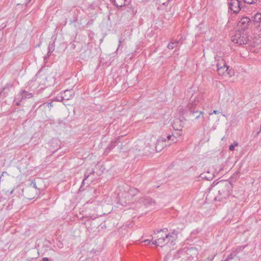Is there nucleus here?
I'll list each match as a JSON object with an SVG mask.
<instances>
[{"label": "nucleus", "mask_w": 261, "mask_h": 261, "mask_svg": "<svg viewBox=\"0 0 261 261\" xmlns=\"http://www.w3.org/2000/svg\"><path fill=\"white\" fill-rule=\"evenodd\" d=\"M217 185L218 188V194L214 199L216 201H224V200L231 195L232 185L230 182L225 180L219 181Z\"/></svg>", "instance_id": "nucleus-1"}, {"label": "nucleus", "mask_w": 261, "mask_h": 261, "mask_svg": "<svg viewBox=\"0 0 261 261\" xmlns=\"http://www.w3.org/2000/svg\"><path fill=\"white\" fill-rule=\"evenodd\" d=\"M232 41L234 43H237L240 45L249 44L253 47L256 45L254 42H252L249 40L248 33L245 31H236L234 35L232 37Z\"/></svg>", "instance_id": "nucleus-2"}, {"label": "nucleus", "mask_w": 261, "mask_h": 261, "mask_svg": "<svg viewBox=\"0 0 261 261\" xmlns=\"http://www.w3.org/2000/svg\"><path fill=\"white\" fill-rule=\"evenodd\" d=\"M176 237L177 234L173 232L171 234L165 233V234H161V237H160V235L156 236L155 238V240L152 241V243L162 247L167 245L170 241L172 244Z\"/></svg>", "instance_id": "nucleus-3"}, {"label": "nucleus", "mask_w": 261, "mask_h": 261, "mask_svg": "<svg viewBox=\"0 0 261 261\" xmlns=\"http://www.w3.org/2000/svg\"><path fill=\"white\" fill-rule=\"evenodd\" d=\"M188 92L191 95V96L186 108L185 109H184L182 107L179 109V111L180 112L183 110H190V108L191 109H198L197 106L200 103L202 100V96L201 94L194 96V90H193L192 88H190L188 89Z\"/></svg>", "instance_id": "nucleus-4"}, {"label": "nucleus", "mask_w": 261, "mask_h": 261, "mask_svg": "<svg viewBox=\"0 0 261 261\" xmlns=\"http://www.w3.org/2000/svg\"><path fill=\"white\" fill-rule=\"evenodd\" d=\"M228 9L232 13L238 14L244 6L243 3L240 0H227Z\"/></svg>", "instance_id": "nucleus-5"}, {"label": "nucleus", "mask_w": 261, "mask_h": 261, "mask_svg": "<svg viewBox=\"0 0 261 261\" xmlns=\"http://www.w3.org/2000/svg\"><path fill=\"white\" fill-rule=\"evenodd\" d=\"M182 111L184 112L183 114H187L189 118L192 121L200 118L202 121L203 120V113L202 111H199L198 109H191L190 108V110H183Z\"/></svg>", "instance_id": "nucleus-6"}, {"label": "nucleus", "mask_w": 261, "mask_h": 261, "mask_svg": "<svg viewBox=\"0 0 261 261\" xmlns=\"http://www.w3.org/2000/svg\"><path fill=\"white\" fill-rule=\"evenodd\" d=\"M14 88L13 83H7L0 91V102L5 97L9 96L12 90Z\"/></svg>", "instance_id": "nucleus-7"}, {"label": "nucleus", "mask_w": 261, "mask_h": 261, "mask_svg": "<svg viewBox=\"0 0 261 261\" xmlns=\"http://www.w3.org/2000/svg\"><path fill=\"white\" fill-rule=\"evenodd\" d=\"M252 22L249 17H242L238 23V27L239 28L238 30L245 31L247 32L248 26Z\"/></svg>", "instance_id": "nucleus-8"}, {"label": "nucleus", "mask_w": 261, "mask_h": 261, "mask_svg": "<svg viewBox=\"0 0 261 261\" xmlns=\"http://www.w3.org/2000/svg\"><path fill=\"white\" fill-rule=\"evenodd\" d=\"M48 149L52 153H55L56 151H57L60 147V142L57 139H52L48 144Z\"/></svg>", "instance_id": "nucleus-9"}, {"label": "nucleus", "mask_w": 261, "mask_h": 261, "mask_svg": "<svg viewBox=\"0 0 261 261\" xmlns=\"http://www.w3.org/2000/svg\"><path fill=\"white\" fill-rule=\"evenodd\" d=\"M166 139L165 137H161L158 139L155 143V148L156 152H160L167 146Z\"/></svg>", "instance_id": "nucleus-10"}, {"label": "nucleus", "mask_w": 261, "mask_h": 261, "mask_svg": "<svg viewBox=\"0 0 261 261\" xmlns=\"http://www.w3.org/2000/svg\"><path fill=\"white\" fill-rule=\"evenodd\" d=\"M182 249L185 250L190 260H193L198 254V250L195 247L184 248Z\"/></svg>", "instance_id": "nucleus-11"}, {"label": "nucleus", "mask_w": 261, "mask_h": 261, "mask_svg": "<svg viewBox=\"0 0 261 261\" xmlns=\"http://www.w3.org/2000/svg\"><path fill=\"white\" fill-rule=\"evenodd\" d=\"M120 142V137H118L115 139L112 140L108 145V146L105 149V153H109L112 149H113Z\"/></svg>", "instance_id": "nucleus-12"}, {"label": "nucleus", "mask_w": 261, "mask_h": 261, "mask_svg": "<svg viewBox=\"0 0 261 261\" xmlns=\"http://www.w3.org/2000/svg\"><path fill=\"white\" fill-rule=\"evenodd\" d=\"M33 189L26 188L22 191L23 195L29 199H33L37 195V191H33Z\"/></svg>", "instance_id": "nucleus-13"}, {"label": "nucleus", "mask_w": 261, "mask_h": 261, "mask_svg": "<svg viewBox=\"0 0 261 261\" xmlns=\"http://www.w3.org/2000/svg\"><path fill=\"white\" fill-rule=\"evenodd\" d=\"M139 202L140 203H143L146 206L153 205L155 204V200L148 197H142L140 198Z\"/></svg>", "instance_id": "nucleus-14"}, {"label": "nucleus", "mask_w": 261, "mask_h": 261, "mask_svg": "<svg viewBox=\"0 0 261 261\" xmlns=\"http://www.w3.org/2000/svg\"><path fill=\"white\" fill-rule=\"evenodd\" d=\"M62 98L65 100L71 99L74 95V92L72 89L66 90L64 92H61Z\"/></svg>", "instance_id": "nucleus-15"}, {"label": "nucleus", "mask_w": 261, "mask_h": 261, "mask_svg": "<svg viewBox=\"0 0 261 261\" xmlns=\"http://www.w3.org/2000/svg\"><path fill=\"white\" fill-rule=\"evenodd\" d=\"M17 99H20L21 100L25 99L27 98H30L32 97L33 94L31 93L28 92L25 90H22L18 95Z\"/></svg>", "instance_id": "nucleus-16"}, {"label": "nucleus", "mask_w": 261, "mask_h": 261, "mask_svg": "<svg viewBox=\"0 0 261 261\" xmlns=\"http://www.w3.org/2000/svg\"><path fill=\"white\" fill-rule=\"evenodd\" d=\"M125 189L128 195L132 197L136 196L139 193V190L134 187L126 188Z\"/></svg>", "instance_id": "nucleus-17"}, {"label": "nucleus", "mask_w": 261, "mask_h": 261, "mask_svg": "<svg viewBox=\"0 0 261 261\" xmlns=\"http://www.w3.org/2000/svg\"><path fill=\"white\" fill-rule=\"evenodd\" d=\"M253 22L257 26H261V13H257L253 17Z\"/></svg>", "instance_id": "nucleus-18"}, {"label": "nucleus", "mask_w": 261, "mask_h": 261, "mask_svg": "<svg viewBox=\"0 0 261 261\" xmlns=\"http://www.w3.org/2000/svg\"><path fill=\"white\" fill-rule=\"evenodd\" d=\"M218 73L221 76L226 75V71L228 70V66H223V67H219L217 68Z\"/></svg>", "instance_id": "nucleus-19"}, {"label": "nucleus", "mask_w": 261, "mask_h": 261, "mask_svg": "<svg viewBox=\"0 0 261 261\" xmlns=\"http://www.w3.org/2000/svg\"><path fill=\"white\" fill-rule=\"evenodd\" d=\"M54 44V43H53L51 44H49L48 47V50L46 56H45L44 57V59H47L50 56L51 53L54 50L55 45Z\"/></svg>", "instance_id": "nucleus-20"}, {"label": "nucleus", "mask_w": 261, "mask_h": 261, "mask_svg": "<svg viewBox=\"0 0 261 261\" xmlns=\"http://www.w3.org/2000/svg\"><path fill=\"white\" fill-rule=\"evenodd\" d=\"M182 253L180 255V261H186L187 260H190V258H189V257H188V255H187L186 252L185 251V250L182 249Z\"/></svg>", "instance_id": "nucleus-21"}, {"label": "nucleus", "mask_w": 261, "mask_h": 261, "mask_svg": "<svg viewBox=\"0 0 261 261\" xmlns=\"http://www.w3.org/2000/svg\"><path fill=\"white\" fill-rule=\"evenodd\" d=\"M179 41H174V42H170L168 44V46H167V47L168 49H173L176 46L177 44L178 43Z\"/></svg>", "instance_id": "nucleus-22"}, {"label": "nucleus", "mask_w": 261, "mask_h": 261, "mask_svg": "<svg viewBox=\"0 0 261 261\" xmlns=\"http://www.w3.org/2000/svg\"><path fill=\"white\" fill-rule=\"evenodd\" d=\"M168 231L167 228L161 229L160 230H157L156 231H154V233L156 235H160V237H161V234H165L164 232L166 233Z\"/></svg>", "instance_id": "nucleus-23"}, {"label": "nucleus", "mask_w": 261, "mask_h": 261, "mask_svg": "<svg viewBox=\"0 0 261 261\" xmlns=\"http://www.w3.org/2000/svg\"><path fill=\"white\" fill-rule=\"evenodd\" d=\"M182 248L178 250L177 252L175 253V254L173 255L174 259H179L181 258L180 255L182 253Z\"/></svg>", "instance_id": "nucleus-24"}, {"label": "nucleus", "mask_w": 261, "mask_h": 261, "mask_svg": "<svg viewBox=\"0 0 261 261\" xmlns=\"http://www.w3.org/2000/svg\"><path fill=\"white\" fill-rule=\"evenodd\" d=\"M76 11V10H75V11L72 12V13L73 14V19L70 20V23H72L76 22L78 19L77 14L75 12Z\"/></svg>", "instance_id": "nucleus-25"}, {"label": "nucleus", "mask_w": 261, "mask_h": 261, "mask_svg": "<svg viewBox=\"0 0 261 261\" xmlns=\"http://www.w3.org/2000/svg\"><path fill=\"white\" fill-rule=\"evenodd\" d=\"M28 188L33 189V191H34L35 192L37 191V189H38L35 180H33L31 182V183L30 184V186Z\"/></svg>", "instance_id": "nucleus-26"}, {"label": "nucleus", "mask_w": 261, "mask_h": 261, "mask_svg": "<svg viewBox=\"0 0 261 261\" xmlns=\"http://www.w3.org/2000/svg\"><path fill=\"white\" fill-rule=\"evenodd\" d=\"M200 176L201 178L205 179L207 180H210L212 179V178L213 177V176L212 175H208V176H207L205 173H201L200 175Z\"/></svg>", "instance_id": "nucleus-27"}, {"label": "nucleus", "mask_w": 261, "mask_h": 261, "mask_svg": "<svg viewBox=\"0 0 261 261\" xmlns=\"http://www.w3.org/2000/svg\"><path fill=\"white\" fill-rule=\"evenodd\" d=\"M243 3V4H247L249 5L255 4L257 3V0H242Z\"/></svg>", "instance_id": "nucleus-28"}, {"label": "nucleus", "mask_w": 261, "mask_h": 261, "mask_svg": "<svg viewBox=\"0 0 261 261\" xmlns=\"http://www.w3.org/2000/svg\"><path fill=\"white\" fill-rule=\"evenodd\" d=\"M226 75H228L230 77L234 75L233 71L231 69H229V66H228V70L226 71Z\"/></svg>", "instance_id": "nucleus-29"}, {"label": "nucleus", "mask_w": 261, "mask_h": 261, "mask_svg": "<svg viewBox=\"0 0 261 261\" xmlns=\"http://www.w3.org/2000/svg\"><path fill=\"white\" fill-rule=\"evenodd\" d=\"M177 142V136L175 134H173V137H172L171 142L169 143L168 145H170L171 143H175Z\"/></svg>", "instance_id": "nucleus-30"}, {"label": "nucleus", "mask_w": 261, "mask_h": 261, "mask_svg": "<svg viewBox=\"0 0 261 261\" xmlns=\"http://www.w3.org/2000/svg\"><path fill=\"white\" fill-rule=\"evenodd\" d=\"M223 66H226V63L223 60L218 62L217 64V68L219 67H223Z\"/></svg>", "instance_id": "nucleus-31"}, {"label": "nucleus", "mask_w": 261, "mask_h": 261, "mask_svg": "<svg viewBox=\"0 0 261 261\" xmlns=\"http://www.w3.org/2000/svg\"><path fill=\"white\" fill-rule=\"evenodd\" d=\"M238 145V143H237V142H234V143L233 144H231V145H229V149L230 151H233L234 149V147L237 146Z\"/></svg>", "instance_id": "nucleus-32"}, {"label": "nucleus", "mask_w": 261, "mask_h": 261, "mask_svg": "<svg viewBox=\"0 0 261 261\" xmlns=\"http://www.w3.org/2000/svg\"><path fill=\"white\" fill-rule=\"evenodd\" d=\"M126 1V0H124V2H123V3H121L120 4V5H118L116 3V1L115 0V2H114V5L115 6H116V7H122V6H125V5H126V3H125Z\"/></svg>", "instance_id": "nucleus-33"}, {"label": "nucleus", "mask_w": 261, "mask_h": 261, "mask_svg": "<svg viewBox=\"0 0 261 261\" xmlns=\"http://www.w3.org/2000/svg\"><path fill=\"white\" fill-rule=\"evenodd\" d=\"M173 134H175V136H177V138L180 136L181 135V129H177L175 130L174 133H173Z\"/></svg>", "instance_id": "nucleus-34"}, {"label": "nucleus", "mask_w": 261, "mask_h": 261, "mask_svg": "<svg viewBox=\"0 0 261 261\" xmlns=\"http://www.w3.org/2000/svg\"><path fill=\"white\" fill-rule=\"evenodd\" d=\"M214 255H211L207 257L204 261H213L214 258Z\"/></svg>", "instance_id": "nucleus-35"}, {"label": "nucleus", "mask_w": 261, "mask_h": 261, "mask_svg": "<svg viewBox=\"0 0 261 261\" xmlns=\"http://www.w3.org/2000/svg\"><path fill=\"white\" fill-rule=\"evenodd\" d=\"M7 202V199L2 197V201H1V203L0 204H2V206L4 207L5 206Z\"/></svg>", "instance_id": "nucleus-36"}, {"label": "nucleus", "mask_w": 261, "mask_h": 261, "mask_svg": "<svg viewBox=\"0 0 261 261\" xmlns=\"http://www.w3.org/2000/svg\"><path fill=\"white\" fill-rule=\"evenodd\" d=\"M234 256H235V254H234L233 253H230L227 257V259H229V260L233 258Z\"/></svg>", "instance_id": "nucleus-37"}, {"label": "nucleus", "mask_w": 261, "mask_h": 261, "mask_svg": "<svg viewBox=\"0 0 261 261\" xmlns=\"http://www.w3.org/2000/svg\"><path fill=\"white\" fill-rule=\"evenodd\" d=\"M172 137H173V133L172 134V135H168L167 137H166V140H168V141H171V139H172Z\"/></svg>", "instance_id": "nucleus-38"}, {"label": "nucleus", "mask_w": 261, "mask_h": 261, "mask_svg": "<svg viewBox=\"0 0 261 261\" xmlns=\"http://www.w3.org/2000/svg\"><path fill=\"white\" fill-rule=\"evenodd\" d=\"M56 99H57V100L58 101L63 102L65 100V99H63L62 98V95L60 96L57 97Z\"/></svg>", "instance_id": "nucleus-39"}, {"label": "nucleus", "mask_w": 261, "mask_h": 261, "mask_svg": "<svg viewBox=\"0 0 261 261\" xmlns=\"http://www.w3.org/2000/svg\"><path fill=\"white\" fill-rule=\"evenodd\" d=\"M220 113V112H219V111L218 110H214L213 112L212 113H210L209 114L210 115H212L213 114H219Z\"/></svg>", "instance_id": "nucleus-40"}, {"label": "nucleus", "mask_w": 261, "mask_h": 261, "mask_svg": "<svg viewBox=\"0 0 261 261\" xmlns=\"http://www.w3.org/2000/svg\"><path fill=\"white\" fill-rule=\"evenodd\" d=\"M90 176V174H88L87 173H86L85 174V177H84V180H86L88 177L89 176Z\"/></svg>", "instance_id": "nucleus-41"}, {"label": "nucleus", "mask_w": 261, "mask_h": 261, "mask_svg": "<svg viewBox=\"0 0 261 261\" xmlns=\"http://www.w3.org/2000/svg\"><path fill=\"white\" fill-rule=\"evenodd\" d=\"M19 99V101H16V103H15V104H16V105H17V106H20V102H21V101L22 100H21L20 99Z\"/></svg>", "instance_id": "nucleus-42"}, {"label": "nucleus", "mask_w": 261, "mask_h": 261, "mask_svg": "<svg viewBox=\"0 0 261 261\" xmlns=\"http://www.w3.org/2000/svg\"><path fill=\"white\" fill-rule=\"evenodd\" d=\"M49 259L48 258H47V257H43L41 261H49Z\"/></svg>", "instance_id": "nucleus-43"}, {"label": "nucleus", "mask_w": 261, "mask_h": 261, "mask_svg": "<svg viewBox=\"0 0 261 261\" xmlns=\"http://www.w3.org/2000/svg\"><path fill=\"white\" fill-rule=\"evenodd\" d=\"M70 45L72 49H74L75 48V45H74V43H71Z\"/></svg>", "instance_id": "nucleus-44"}, {"label": "nucleus", "mask_w": 261, "mask_h": 261, "mask_svg": "<svg viewBox=\"0 0 261 261\" xmlns=\"http://www.w3.org/2000/svg\"><path fill=\"white\" fill-rule=\"evenodd\" d=\"M162 5L164 6H167L168 5V2H165L162 4Z\"/></svg>", "instance_id": "nucleus-45"}, {"label": "nucleus", "mask_w": 261, "mask_h": 261, "mask_svg": "<svg viewBox=\"0 0 261 261\" xmlns=\"http://www.w3.org/2000/svg\"><path fill=\"white\" fill-rule=\"evenodd\" d=\"M48 107H53L52 102H49L47 103Z\"/></svg>", "instance_id": "nucleus-46"}, {"label": "nucleus", "mask_w": 261, "mask_h": 261, "mask_svg": "<svg viewBox=\"0 0 261 261\" xmlns=\"http://www.w3.org/2000/svg\"><path fill=\"white\" fill-rule=\"evenodd\" d=\"M85 180H84V179L83 180V181H82V186H83V185H84V184H85ZM82 188V187H81V188Z\"/></svg>", "instance_id": "nucleus-47"}, {"label": "nucleus", "mask_w": 261, "mask_h": 261, "mask_svg": "<svg viewBox=\"0 0 261 261\" xmlns=\"http://www.w3.org/2000/svg\"><path fill=\"white\" fill-rule=\"evenodd\" d=\"M144 242L150 243V241L149 240H146L144 241Z\"/></svg>", "instance_id": "nucleus-48"}, {"label": "nucleus", "mask_w": 261, "mask_h": 261, "mask_svg": "<svg viewBox=\"0 0 261 261\" xmlns=\"http://www.w3.org/2000/svg\"><path fill=\"white\" fill-rule=\"evenodd\" d=\"M119 44L118 47H119L120 46L121 44V39L119 40Z\"/></svg>", "instance_id": "nucleus-49"}, {"label": "nucleus", "mask_w": 261, "mask_h": 261, "mask_svg": "<svg viewBox=\"0 0 261 261\" xmlns=\"http://www.w3.org/2000/svg\"><path fill=\"white\" fill-rule=\"evenodd\" d=\"M31 1V0H29L28 1H27V2H26L25 4V5H27Z\"/></svg>", "instance_id": "nucleus-50"}, {"label": "nucleus", "mask_w": 261, "mask_h": 261, "mask_svg": "<svg viewBox=\"0 0 261 261\" xmlns=\"http://www.w3.org/2000/svg\"><path fill=\"white\" fill-rule=\"evenodd\" d=\"M5 174H7V172H3V173H2V175H5Z\"/></svg>", "instance_id": "nucleus-51"}, {"label": "nucleus", "mask_w": 261, "mask_h": 261, "mask_svg": "<svg viewBox=\"0 0 261 261\" xmlns=\"http://www.w3.org/2000/svg\"><path fill=\"white\" fill-rule=\"evenodd\" d=\"M5 174H7V172H3V173H2V175H5Z\"/></svg>", "instance_id": "nucleus-52"}, {"label": "nucleus", "mask_w": 261, "mask_h": 261, "mask_svg": "<svg viewBox=\"0 0 261 261\" xmlns=\"http://www.w3.org/2000/svg\"><path fill=\"white\" fill-rule=\"evenodd\" d=\"M169 254H171V253H170V252H169V254H168L167 255H166V259H167V258H168V256H169Z\"/></svg>", "instance_id": "nucleus-53"}, {"label": "nucleus", "mask_w": 261, "mask_h": 261, "mask_svg": "<svg viewBox=\"0 0 261 261\" xmlns=\"http://www.w3.org/2000/svg\"><path fill=\"white\" fill-rule=\"evenodd\" d=\"M229 259H227V257H226L223 261H228Z\"/></svg>", "instance_id": "nucleus-54"}, {"label": "nucleus", "mask_w": 261, "mask_h": 261, "mask_svg": "<svg viewBox=\"0 0 261 261\" xmlns=\"http://www.w3.org/2000/svg\"><path fill=\"white\" fill-rule=\"evenodd\" d=\"M1 201H2V197H0V203H1Z\"/></svg>", "instance_id": "nucleus-55"}, {"label": "nucleus", "mask_w": 261, "mask_h": 261, "mask_svg": "<svg viewBox=\"0 0 261 261\" xmlns=\"http://www.w3.org/2000/svg\"><path fill=\"white\" fill-rule=\"evenodd\" d=\"M94 173V170H92V172H91V173L90 174H93V173Z\"/></svg>", "instance_id": "nucleus-56"}, {"label": "nucleus", "mask_w": 261, "mask_h": 261, "mask_svg": "<svg viewBox=\"0 0 261 261\" xmlns=\"http://www.w3.org/2000/svg\"><path fill=\"white\" fill-rule=\"evenodd\" d=\"M13 191H14V190H11V191L10 193H11V194H12V193H13Z\"/></svg>", "instance_id": "nucleus-57"}, {"label": "nucleus", "mask_w": 261, "mask_h": 261, "mask_svg": "<svg viewBox=\"0 0 261 261\" xmlns=\"http://www.w3.org/2000/svg\"><path fill=\"white\" fill-rule=\"evenodd\" d=\"M170 0H168V2H169Z\"/></svg>", "instance_id": "nucleus-58"}]
</instances>
